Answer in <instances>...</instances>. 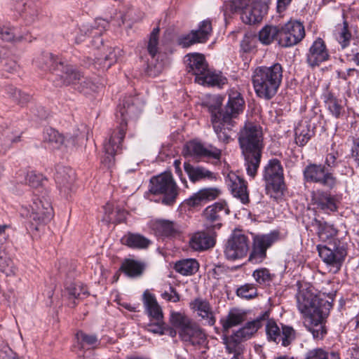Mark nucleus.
<instances>
[{"instance_id":"nucleus-29","label":"nucleus","mask_w":359,"mask_h":359,"mask_svg":"<svg viewBox=\"0 0 359 359\" xmlns=\"http://www.w3.org/2000/svg\"><path fill=\"white\" fill-rule=\"evenodd\" d=\"M215 245L214 238L205 231H198L192 235L189 241L191 248L196 251L206 250Z\"/></svg>"},{"instance_id":"nucleus-28","label":"nucleus","mask_w":359,"mask_h":359,"mask_svg":"<svg viewBox=\"0 0 359 359\" xmlns=\"http://www.w3.org/2000/svg\"><path fill=\"white\" fill-rule=\"evenodd\" d=\"M219 190L216 188H205L199 190L187 200V204L190 207H196L215 200L219 195Z\"/></svg>"},{"instance_id":"nucleus-34","label":"nucleus","mask_w":359,"mask_h":359,"mask_svg":"<svg viewBox=\"0 0 359 359\" xmlns=\"http://www.w3.org/2000/svg\"><path fill=\"white\" fill-rule=\"evenodd\" d=\"M311 226L316 229L319 238L324 242L332 239L337 233L333 225L316 218L312 221Z\"/></svg>"},{"instance_id":"nucleus-26","label":"nucleus","mask_w":359,"mask_h":359,"mask_svg":"<svg viewBox=\"0 0 359 359\" xmlns=\"http://www.w3.org/2000/svg\"><path fill=\"white\" fill-rule=\"evenodd\" d=\"M223 99L219 95H207L202 102V105L207 108L210 114V121L215 130V121L221 119L222 117V104Z\"/></svg>"},{"instance_id":"nucleus-31","label":"nucleus","mask_w":359,"mask_h":359,"mask_svg":"<svg viewBox=\"0 0 359 359\" xmlns=\"http://www.w3.org/2000/svg\"><path fill=\"white\" fill-rule=\"evenodd\" d=\"M266 314L257 318V319L247 323L243 327L237 330L235 337H238L240 340L246 341L251 338L253 334L262 326L263 322L266 320Z\"/></svg>"},{"instance_id":"nucleus-64","label":"nucleus","mask_w":359,"mask_h":359,"mask_svg":"<svg viewBox=\"0 0 359 359\" xmlns=\"http://www.w3.org/2000/svg\"><path fill=\"white\" fill-rule=\"evenodd\" d=\"M339 154L337 151H334L329 153L325 158V165L329 168L335 167L337 165V158Z\"/></svg>"},{"instance_id":"nucleus-54","label":"nucleus","mask_w":359,"mask_h":359,"mask_svg":"<svg viewBox=\"0 0 359 359\" xmlns=\"http://www.w3.org/2000/svg\"><path fill=\"white\" fill-rule=\"evenodd\" d=\"M252 276L256 282L261 285L269 284L272 280L273 278V276L266 268L255 270L252 273Z\"/></svg>"},{"instance_id":"nucleus-58","label":"nucleus","mask_w":359,"mask_h":359,"mask_svg":"<svg viewBox=\"0 0 359 359\" xmlns=\"http://www.w3.org/2000/svg\"><path fill=\"white\" fill-rule=\"evenodd\" d=\"M0 271L5 273L7 276L15 274L16 269L11 259H0Z\"/></svg>"},{"instance_id":"nucleus-35","label":"nucleus","mask_w":359,"mask_h":359,"mask_svg":"<svg viewBox=\"0 0 359 359\" xmlns=\"http://www.w3.org/2000/svg\"><path fill=\"white\" fill-rule=\"evenodd\" d=\"M55 179L59 189L66 193L74 182V171L68 168H60L57 170Z\"/></svg>"},{"instance_id":"nucleus-46","label":"nucleus","mask_w":359,"mask_h":359,"mask_svg":"<svg viewBox=\"0 0 359 359\" xmlns=\"http://www.w3.org/2000/svg\"><path fill=\"white\" fill-rule=\"evenodd\" d=\"M241 19L245 24H255L259 22L262 19V12L257 7L249 6L241 13Z\"/></svg>"},{"instance_id":"nucleus-43","label":"nucleus","mask_w":359,"mask_h":359,"mask_svg":"<svg viewBox=\"0 0 359 359\" xmlns=\"http://www.w3.org/2000/svg\"><path fill=\"white\" fill-rule=\"evenodd\" d=\"M280 27L278 26H266L259 33L260 41L264 44L271 43L274 39L279 43Z\"/></svg>"},{"instance_id":"nucleus-1","label":"nucleus","mask_w":359,"mask_h":359,"mask_svg":"<svg viewBox=\"0 0 359 359\" xmlns=\"http://www.w3.org/2000/svg\"><path fill=\"white\" fill-rule=\"evenodd\" d=\"M238 135L247 174L255 178L259 168L264 147L262 128L255 123L246 122Z\"/></svg>"},{"instance_id":"nucleus-61","label":"nucleus","mask_w":359,"mask_h":359,"mask_svg":"<svg viewBox=\"0 0 359 359\" xmlns=\"http://www.w3.org/2000/svg\"><path fill=\"white\" fill-rule=\"evenodd\" d=\"M15 38V34L11 27L0 26V39L6 41H12Z\"/></svg>"},{"instance_id":"nucleus-3","label":"nucleus","mask_w":359,"mask_h":359,"mask_svg":"<svg viewBox=\"0 0 359 359\" xmlns=\"http://www.w3.org/2000/svg\"><path fill=\"white\" fill-rule=\"evenodd\" d=\"M228 101L222 108V117L215 121V133L219 140L228 144L231 140V131L245 108V100L240 92L233 88L228 92Z\"/></svg>"},{"instance_id":"nucleus-47","label":"nucleus","mask_w":359,"mask_h":359,"mask_svg":"<svg viewBox=\"0 0 359 359\" xmlns=\"http://www.w3.org/2000/svg\"><path fill=\"white\" fill-rule=\"evenodd\" d=\"M296 337L297 332L292 327L283 325L279 343L285 347L288 346L294 341Z\"/></svg>"},{"instance_id":"nucleus-63","label":"nucleus","mask_w":359,"mask_h":359,"mask_svg":"<svg viewBox=\"0 0 359 359\" xmlns=\"http://www.w3.org/2000/svg\"><path fill=\"white\" fill-rule=\"evenodd\" d=\"M161 297L168 302H177L180 301V295L175 289L171 286L168 291H165L161 294Z\"/></svg>"},{"instance_id":"nucleus-8","label":"nucleus","mask_w":359,"mask_h":359,"mask_svg":"<svg viewBox=\"0 0 359 359\" xmlns=\"http://www.w3.org/2000/svg\"><path fill=\"white\" fill-rule=\"evenodd\" d=\"M187 71L195 76V81L203 86H219L224 83L221 75L212 72L203 55L192 53L187 55Z\"/></svg>"},{"instance_id":"nucleus-48","label":"nucleus","mask_w":359,"mask_h":359,"mask_svg":"<svg viewBox=\"0 0 359 359\" xmlns=\"http://www.w3.org/2000/svg\"><path fill=\"white\" fill-rule=\"evenodd\" d=\"M266 334L269 341L279 344L281 330L273 320H267L266 324Z\"/></svg>"},{"instance_id":"nucleus-42","label":"nucleus","mask_w":359,"mask_h":359,"mask_svg":"<svg viewBox=\"0 0 359 359\" xmlns=\"http://www.w3.org/2000/svg\"><path fill=\"white\" fill-rule=\"evenodd\" d=\"M175 269L183 276H190L198 271V264L194 259H182L175 264Z\"/></svg>"},{"instance_id":"nucleus-14","label":"nucleus","mask_w":359,"mask_h":359,"mask_svg":"<svg viewBox=\"0 0 359 359\" xmlns=\"http://www.w3.org/2000/svg\"><path fill=\"white\" fill-rule=\"evenodd\" d=\"M330 245L331 246L318 245L317 250L322 260L337 273L344 261L346 250L343 246L337 245L336 243Z\"/></svg>"},{"instance_id":"nucleus-45","label":"nucleus","mask_w":359,"mask_h":359,"mask_svg":"<svg viewBox=\"0 0 359 359\" xmlns=\"http://www.w3.org/2000/svg\"><path fill=\"white\" fill-rule=\"evenodd\" d=\"M76 337L78 342L82 347L88 346L89 348H95L100 344V341L97 335L94 334H88L83 331H79Z\"/></svg>"},{"instance_id":"nucleus-38","label":"nucleus","mask_w":359,"mask_h":359,"mask_svg":"<svg viewBox=\"0 0 359 359\" xmlns=\"http://www.w3.org/2000/svg\"><path fill=\"white\" fill-rule=\"evenodd\" d=\"M313 135V130L307 121H301L295 128V141L299 146H304Z\"/></svg>"},{"instance_id":"nucleus-11","label":"nucleus","mask_w":359,"mask_h":359,"mask_svg":"<svg viewBox=\"0 0 359 359\" xmlns=\"http://www.w3.org/2000/svg\"><path fill=\"white\" fill-rule=\"evenodd\" d=\"M250 243L248 236L241 230H233L225 244V257L231 261L243 259L249 252Z\"/></svg>"},{"instance_id":"nucleus-44","label":"nucleus","mask_w":359,"mask_h":359,"mask_svg":"<svg viewBox=\"0 0 359 359\" xmlns=\"http://www.w3.org/2000/svg\"><path fill=\"white\" fill-rule=\"evenodd\" d=\"M65 295L69 299H82L88 295L87 289L81 283H71L67 285L65 290Z\"/></svg>"},{"instance_id":"nucleus-18","label":"nucleus","mask_w":359,"mask_h":359,"mask_svg":"<svg viewBox=\"0 0 359 359\" xmlns=\"http://www.w3.org/2000/svg\"><path fill=\"white\" fill-rule=\"evenodd\" d=\"M186 155L196 158H210L219 159L221 157V150L210 146L205 147L202 143L197 141H190L184 147Z\"/></svg>"},{"instance_id":"nucleus-62","label":"nucleus","mask_w":359,"mask_h":359,"mask_svg":"<svg viewBox=\"0 0 359 359\" xmlns=\"http://www.w3.org/2000/svg\"><path fill=\"white\" fill-rule=\"evenodd\" d=\"M250 0H231V8L234 12H243L249 6Z\"/></svg>"},{"instance_id":"nucleus-37","label":"nucleus","mask_w":359,"mask_h":359,"mask_svg":"<svg viewBox=\"0 0 359 359\" xmlns=\"http://www.w3.org/2000/svg\"><path fill=\"white\" fill-rule=\"evenodd\" d=\"M145 269L144 262L131 259H125L120 268L127 276L137 278L142 276Z\"/></svg>"},{"instance_id":"nucleus-41","label":"nucleus","mask_w":359,"mask_h":359,"mask_svg":"<svg viewBox=\"0 0 359 359\" xmlns=\"http://www.w3.org/2000/svg\"><path fill=\"white\" fill-rule=\"evenodd\" d=\"M334 35L336 40L342 48L349 46L352 34L348 29V24L346 20L341 25L337 26Z\"/></svg>"},{"instance_id":"nucleus-53","label":"nucleus","mask_w":359,"mask_h":359,"mask_svg":"<svg viewBox=\"0 0 359 359\" xmlns=\"http://www.w3.org/2000/svg\"><path fill=\"white\" fill-rule=\"evenodd\" d=\"M236 294L242 298L252 299L257 295V290L253 284L246 283L236 290Z\"/></svg>"},{"instance_id":"nucleus-32","label":"nucleus","mask_w":359,"mask_h":359,"mask_svg":"<svg viewBox=\"0 0 359 359\" xmlns=\"http://www.w3.org/2000/svg\"><path fill=\"white\" fill-rule=\"evenodd\" d=\"M245 320V312L238 309H232L224 318L220 320V323L224 331L227 332L230 328L241 324Z\"/></svg>"},{"instance_id":"nucleus-20","label":"nucleus","mask_w":359,"mask_h":359,"mask_svg":"<svg viewBox=\"0 0 359 359\" xmlns=\"http://www.w3.org/2000/svg\"><path fill=\"white\" fill-rule=\"evenodd\" d=\"M226 183L234 197L243 204L249 202L247 184L243 179L234 172H230L226 177Z\"/></svg>"},{"instance_id":"nucleus-9","label":"nucleus","mask_w":359,"mask_h":359,"mask_svg":"<svg viewBox=\"0 0 359 359\" xmlns=\"http://www.w3.org/2000/svg\"><path fill=\"white\" fill-rule=\"evenodd\" d=\"M262 177L268 195L275 198L283 195L285 189L283 168L278 159L272 158L267 162L262 171Z\"/></svg>"},{"instance_id":"nucleus-19","label":"nucleus","mask_w":359,"mask_h":359,"mask_svg":"<svg viewBox=\"0 0 359 359\" xmlns=\"http://www.w3.org/2000/svg\"><path fill=\"white\" fill-rule=\"evenodd\" d=\"M330 311L325 308L320 313L304 318V325L311 332L315 339H322L327 333L325 325V318L328 316Z\"/></svg>"},{"instance_id":"nucleus-56","label":"nucleus","mask_w":359,"mask_h":359,"mask_svg":"<svg viewBox=\"0 0 359 359\" xmlns=\"http://www.w3.org/2000/svg\"><path fill=\"white\" fill-rule=\"evenodd\" d=\"M146 328L149 332L164 334L165 333V326L163 319L158 320H150V322L146 325Z\"/></svg>"},{"instance_id":"nucleus-22","label":"nucleus","mask_w":359,"mask_h":359,"mask_svg":"<svg viewBox=\"0 0 359 359\" xmlns=\"http://www.w3.org/2000/svg\"><path fill=\"white\" fill-rule=\"evenodd\" d=\"M229 212V208L225 201H219L207 207L204 212L203 215L207 222V225L213 228H220L221 223L218 222L220 218L228 215Z\"/></svg>"},{"instance_id":"nucleus-21","label":"nucleus","mask_w":359,"mask_h":359,"mask_svg":"<svg viewBox=\"0 0 359 359\" xmlns=\"http://www.w3.org/2000/svg\"><path fill=\"white\" fill-rule=\"evenodd\" d=\"M53 210L50 201L46 199L36 198L31 205L30 218L39 223H46L50 220Z\"/></svg>"},{"instance_id":"nucleus-23","label":"nucleus","mask_w":359,"mask_h":359,"mask_svg":"<svg viewBox=\"0 0 359 359\" xmlns=\"http://www.w3.org/2000/svg\"><path fill=\"white\" fill-rule=\"evenodd\" d=\"M329 54L325 44L321 39L316 40L307 53L306 61L311 67H315L323 62L327 60Z\"/></svg>"},{"instance_id":"nucleus-36","label":"nucleus","mask_w":359,"mask_h":359,"mask_svg":"<svg viewBox=\"0 0 359 359\" xmlns=\"http://www.w3.org/2000/svg\"><path fill=\"white\" fill-rule=\"evenodd\" d=\"M143 298L144 305L151 320H158L163 319L161 308L158 304L154 296L150 293L144 292Z\"/></svg>"},{"instance_id":"nucleus-33","label":"nucleus","mask_w":359,"mask_h":359,"mask_svg":"<svg viewBox=\"0 0 359 359\" xmlns=\"http://www.w3.org/2000/svg\"><path fill=\"white\" fill-rule=\"evenodd\" d=\"M184 170L187 173L189 180L192 182H198L203 180H212L215 178V174L201 166H193L189 163H185L184 165Z\"/></svg>"},{"instance_id":"nucleus-51","label":"nucleus","mask_w":359,"mask_h":359,"mask_svg":"<svg viewBox=\"0 0 359 359\" xmlns=\"http://www.w3.org/2000/svg\"><path fill=\"white\" fill-rule=\"evenodd\" d=\"M74 88L84 94H89L91 92L95 91L97 89V86L91 79L81 76L79 84L76 85Z\"/></svg>"},{"instance_id":"nucleus-24","label":"nucleus","mask_w":359,"mask_h":359,"mask_svg":"<svg viewBox=\"0 0 359 359\" xmlns=\"http://www.w3.org/2000/svg\"><path fill=\"white\" fill-rule=\"evenodd\" d=\"M190 305L191 308L197 312L198 316L205 320L207 325L212 326L215 324V314L208 300L201 297L196 298Z\"/></svg>"},{"instance_id":"nucleus-57","label":"nucleus","mask_w":359,"mask_h":359,"mask_svg":"<svg viewBox=\"0 0 359 359\" xmlns=\"http://www.w3.org/2000/svg\"><path fill=\"white\" fill-rule=\"evenodd\" d=\"M43 177L41 174H37L34 171L27 172L25 176V184L31 187L37 188L41 186Z\"/></svg>"},{"instance_id":"nucleus-59","label":"nucleus","mask_w":359,"mask_h":359,"mask_svg":"<svg viewBox=\"0 0 359 359\" xmlns=\"http://www.w3.org/2000/svg\"><path fill=\"white\" fill-rule=\"evenodd\" d=\"M0 359H18L16 353L6 344H0Z\"/></svg>"},{"instance_id":"nucleus-25","label":"nucleus","mask_w":359,"mask_h":359,"mask_svg":"<svg viewBox=\"0 0 359 359\" xmlns=\"http://www.w3.org/2000/svg\"><path fill=\"white\" fill-rule=\"evenodd\" d=\"M152 229L156 236L161 237H175L181 231V226L170 220L157 219L152 225Z\"/></svg>"},{"instance_id":"nucleus-15","label":"nucleus","mask_w":359,"mask_h":359,"mask_svg":"<svg viewBox=\"0 0 359 359\" xmlns=\"http://www.w3.org/2000/svg\"><path fill=\"white\" fill-rule=\"evenodd\" d=\"M278 239V233L276 232L264 235H257L254 238L252 252L249 256V262L259 264L266 257V250Z\"/></svg>"},{"instance_id":"nucleus-49","label":"nucleus","mask_w":359,"mask_h":359,"mask_svg":"<svg viewBox=\"0 0 359 359\" xmlns=\"http://www.w3.org/2000/svg\"><path fill=\"white\" fill-rule=\"evenodd\" d=\"M20 135L18 132H14L13 128H6L4 129L0 135V140L5 146H10L13 143L19 142Z\"/></svg>"},{"instance_id":"nucleus-50","label":"nucleus","mask_w":359,"mask_h":359,"mask_svg":"<svg viewBox=\"0 0 359 359\" xmlns=\"http://www.w3.org/2000/svg\"><path fill=\"white\" fill-rule=\"evenodd\" d=\"M238 337H235V334H233L231 337L226 339L225 344L226 348L229 353H234L235 356L241 354L243 351V347L241 342Z\"/></svg>"},{"instance_id":"nucleus-39","label":"nucleus","mask_w":359,"mask_h":359,"mask_svg":"<svg viewBox=\"0 0 359 359\" xmlns=\"http://www.w3.org/2000/svg\"><path fill=\"white\" fill-rule=\"evenodd\" d=\"M304 359H341V357L337 351L317 348L309 351Z\"/></svg>"},{"instance_id":"nucleus-13","label":"nucleus","mask_w":359,"mask_h":359,"mask_svg":"<svg viewBox=\"0 0 359 359\" xmlns=\"http://www.w3.org/2000/svg\"><path fill=\"white\" fill-rule=\"evenodd\" d=\"M304 176L307 182L319 183L330 189H334L337 184V178L323 165H307L304 170Z\"/></svg>"},{"instance_id":"nucleus-27","label":"nucleus","mask_w":359,"mask_h":359,"mask_svg":"<svg viewBox=\"0 0 359 359\" xmlns=\"http://www.w3.org/2000/svg\"><path fill=\"white\" fill-rule=\"evenodd\" d=\"M311 201L317 209L325 212H334L337 208L334 198L325 191L313 192Z\"/></svg>"},{"instance_id":"nucleus-55","label":"nucleus","mask_w":359,"mask_h":359,"mask_svg":"<svg viewBox=\"0 0 359 359\" xmlns=\"http://www.w3.org/2000/svg\"><path fill=\"white\" fill-rule=\"evenodd\" d=\"M158 33L159 29L156 27L154 28L150 34L147 50L152 57H154L158 53Z\"/></svg>"},{"instance_id":"nucleus-7","label":"nucleus","mask_w":359,"mask_h":359,"mask_svg":"<svg viewBox=\"0 0 359 359\" xmlns=\"http://www.w3.org/2000/svg\"><path fill=\"white\" fill-rule=\"evenodd\" d=\"M170 323L178 330L180 339L192 346L203 344L206 337L200 326L184 313L172 311Z\"/></svg>"},{"instance_id":"nucleus-60","label":"nucleus","mask_w":359,"mask_h":359,"mask_svg":"<svg viewBox=\"0 0 359 359\" xmlns=\"http://www.w3.org/2000/svg\"><path fill=\"white\" fill-rule=\"evenodd\" d=\"M116 50H119V49H113L109 52V53L104 57L102 61H100V64H102V67L104 69H109L112 64L116 62Z\"/></svg>"},{"instance_id":"nucleus-5","label":"nucleus","mask_w":359,"mask_h":359,"mask_svg":"<svg viewBox=\"0 0 359 359\" xmlns=\"http://www.w3.org/2000/svg\"><path fill=\"white\" fill-rule=\"evenodd\" d=\"M327 296L329 299L325 300L320 295L316 294L311 287L301 285L296 298L298 309L304 318L319 314L325 308L330 311L335 292L328 294Z\"/></svg>"},{"instance_id":"nucleus-52","label":"nucleus","mask_w":359,"mask_h":359,"mask_svg":"<svg viewBox=\"0 0 359 359\" xmlns=\"http://www.w3.org/2000/svg\"><path fill=\"white\" fill-rule=\"evenodd\" d=\"M8 95L18 104H25L30 100V96L21 90H18L16 88L10 86L7 89Z\"/></svg>"},{"instance_id":"nucleus-12","label":"nucleus","mask_w":359,"mask_h":359,"mask_svg":"<svg viewBox=\"0 0 359 359\" xmlns=\"http://www.w3.org/2000/svg\"><path fill=\"white\" fill-rule=\"evenodd\" d=\"M279 27V45L283 47L296 45L305 36L304 27L299 21L290 20Z\"/></svg>"},{"instance_id":"nucleus-40","label":"nucleus","mask_w":359,"mask_h":359,"mask_svg":"<svg viewBox=\"0 0 359 359\" xmlns=\"http://www.w3.org/2000/svg\"><path fill=\"white\" fill-rule=\"evenodd\" d=\"M324 99L325 105L330 112L335 118H339L344 111L342 101L338 100L332 93L325 94Z\"/></svg>"},{"instance_id":"nucleus-30","label":"nucleus","mask_w":359,"mask_h":359,"mask_svg":"<svg viewBox=\"0 0 359 359\" xmlns=\"http://www.w3.org/2000/svg\"><path fill=\"white\" fill-rule=\"evenodd\" d=\"M123 245L133 249H147L151 243V241L145 236L135 233L128 232L121 239Z\"/></svg>"},{"instance_id":"nucleus-16","label":"nucleus","mask_w":359,"mask_h":359,"mask_svg":"<svg viewBox=\"0 0 359 359\" xmlns=\"http://www.w3.org/2000/svg\"><path fill=\"white\" fill-rule=\"evenodd\" d=\"M212 31V22L210 20L202 21L198 29L192 30L189 34L182 35L178 38V44L183 48L189 47L196 43L205 42Z\"/></svg>"},{"instance_id":"nucleus-10","label":"nucleus","mask_w":359,"mask_h":359,"mask_svg":"<svg viewBox=\"0 0 359 359\" xmlns=\"http://www.w3.org/2000/svg\"><path fill=\"white\" fill-rule=\"evenodd\" d=\"M150 191L154 194H163L162 203L172 205L179 194L178 187L170 172H164L153 177L151 180Z\"/></svg>"},{"instance_id":"nucleus-4","label":"nucleus","mask_w":359,"mask_h":359,"mask_svg":"<svg viewBox=\"0 0 359 359\" xmlns=\"http://www.w3.org/2000/svg\"><path fill=\"white\" fill-rule=\"evenodd\" d=\"M283 79V67L279 63L270 67L256 68L252 74L255 93L260 98L269 100L278 92Z\"/></svg>"},{"instance_id":"nucleus-2","label":"nucleus","mask_w":359,"mask_h":359,"mask_svg":"<svg viewBox=\"0 0 359 359\" xmlns=\"http://www.w3.org/2000/svg\"><path fill=\"white\" fill-rule=\"evenodd\" d=\"M142 110L140 100L137 97H127L118 106L119 115L121 118L119 126L113 131L109 140L104 144V156L102 157V163L108 168L114 164V156L121 148V142L126 135L127 128V118L138 115Z\"/></svg>"},{"instance_id":"nucleus-6","label":"nucleus","mask_w":359,"mask_h":359,"mask_svg":"<svg viewBox=\"0 0 359 359\" xmlns=\"http://www.w3.org/2000/svg\"><path fill=\"white\" fill-rule=\"evenodd\" d=\"M37 62L42 69L55 73L57 86L72 85L75 87L81 79V74L72 65H65L50 53L43 55Z\"/></svg>"},{"instance_id":"nucleus-17","label":"nucleus","mask_w":359,"mask_h":359,"mask_svg":"<svg viewBox=\"0 0 359 359\" xmlns=\"http://www.w3.org/2000/svg\"><path fill=\"white\" fill-rule=\"evenodd\" d=\"M43 142L53 150L73 147L76 144L75 138L65 137L53 128H48L43 132Z\"/></svg>"}]
</instances>
